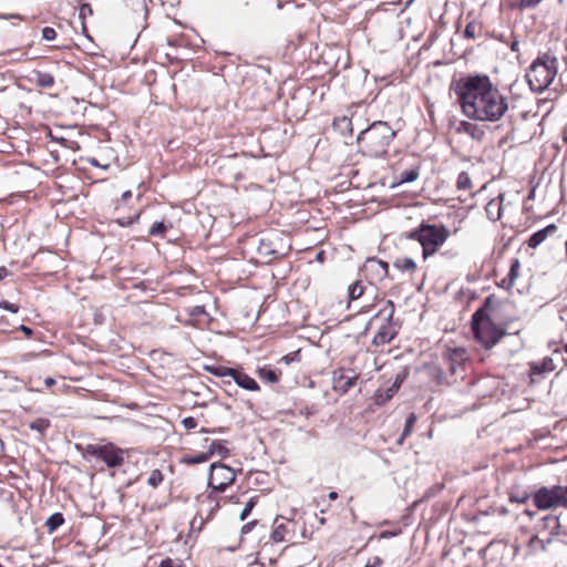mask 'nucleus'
<instances>
[{
	"instance_id": "44",
	"label": "nucleus",
	"mask_w": 567,
	"mask_h": 567,
	"mask_svg": "<svg viewBox=\"0 0 567 567\" xmlns=\"http://www.w3.org/2000/svg\"><path fill=\"white\" fill-rule=\"evenodd\" d=\"M42 38L45 40V41H52L56 38V32L53 28L51 27H45L42 29Z\"/></svg>"
},
{
	"instance_id": "26",
	"label": "nucleus",
	"mask_w": 567,
	"mask_h": 567,
	"mask_svg": "<svg viewBox=\"0 0 567 567\" xmlns=\"http://www.w3.org/2000/svg\"><path fill=\"white\" fill-rule=\"evenodd\" d=\"M485 212L487 214V217L491 220H493V221L498 220L501 218V212H502L501 203L496 202L494 199L488 202V204L485 207Z\"/></svg>"
},
{
	"instance_id": "35",
	"label": "nucleus",
	"mask_w": 567,
	"mask_h": 567,
	"mask_svg": "<svg viewBox=\"0 0 567 567\" xmlns=\"http://www.w3.org/2000/svg\"><path fill=\"white\" fill-rule=\"evenodd\" d=\"M456 186L458 189L467 190L472 187V181L466 172H461L457 176Z\"/></svg>"
},
{
	"instance_id": "16",
	"label": "nucleus",
	"mask_w": 567,
	"mask_h": 567,
	"mask_svg": "<svg viewBox=\"0 0 567 567\" xmlns=\"http://www.w3.org/2000/svg\"><path fill=\"white\" fill-rule=\"evenodd\" d=\"M560 527L559 518L555 515H547L538 524V530H547L550 536L557 535Z\"/></svg>"
},
{
	"instance_id": "57",
	"label": "nucleus",
	"mask_w": 567,
	"mask_h": 567,
	"mask_svg": "<svg viewBox=\"0 0 567 567\" xmlns=\"http://www.w3.org/2000/svg\"><path fill=\"white\" fill-rule=\"evenodd\" d=\"M511 50L513 52H518L519 50V42L517 40H514L512 43H511Z\"/></svg>"
},
{
	"instance_id": "23",
	"label": "nucleus",
	"mask_w": 567,
	"mask_h": 567,
	"mask_svg": "<svg viewBox=\"0 0 567 567\" xmlns=\"http://www.w3.org/2000/svg\"><path fill=\"white\" fill-rule=\"evenodd\" d=\"M395 393L396 391L392 386L379 389L374 394V401L378 405H382L391 400Z\"/></svg>"
},
{
	"instance_id": "14",
	"label": "nucleus",
	"mask_w": 567,
	"mask_h": 567,
	"mask_svg": "<svg viewBox=\"0 0 567 567\" xmlns=\"http://www.w3.org/2000/svg\"><path fill=\"white\" fill-rule=\"evenodd\" d=\"M258 255L265 259L266 262H270L282 256V252L272 247V243L267 239H260L258 248Z\"/></svg>"
},
{
	"instance_id": "37",
	"label": "nucleus",
	"mask_w": 567,
	"mask_h": 567,
	"mask_svg": "<svg viewBox=\"0 0 567 567\" xmlns=\"http://www.w3.org/2000/svg\"><path fill=\"white\" fill-rule=\"evenodd\" d=\"M163 482V474L159 470H154L147 478V484L156 488Z\"/></svg>"
},
{
	"instance_id": "33",
	"label": "nucleus",
	"mask_w": 567,
	"mask_h": 567,
	"mask_svg": "<svg viewBox=\"0 0 567 567\" xmlns=\"http://www.w3.org/2000/svg\"><path fill=\"white\" fill-rule=\"evenodd\" d=\"M30 430L38 432L43 435L50 427V421L48 419H37L29 424Z\"/></svg>"
},
{
	"instance_id": "25",
	"label": "nucleus",
	"mask_w": 567,
	"mask_h": 567,
	"mask_svg": "<svg viewBox=\"0 0 567 567\" xmlns=\"http://www.w3.org/2000/svg\"><path fill=\"white\" fill-rule=\"evenodd\" d=\"M415 422H416L415 413H410L408 415V417L405 419L404 429L398 440L399 444H402L403 441L412 433Z\"/></svg>"
},
{
	"instance_id": "45",
	"label": "nucleus",
	"mask_w": 567,
	"mask_h": 567,
	"mask_svg": "<svg viewBox=\"0 0 567 567\" xmlns=\"http://www.w3.org/2000/svg\"><path fill=\"white\" fill-rule=\"evenodd\" d=\"M182 424L186 430H193L197 426V420L193 416H187L182 420Z\"/></svg>"
},
{
	"instance_id": "36",
	"label": "nucleus",
	"mask_w": 567,
	"mask_h": 567,
	"mask_svg": "<svg viewBox=\"0 0 567 567\" xmlns=\"http://www.w3.org/2000/svg\"><path fill=\"white\" fill-rule=\"evenodd\" d=\"M394 302L392 300H386L384 307L379 311V315H385V320L391 322L394 315Z\"/></svg>"
},
{
	"instance_id": "22",
	"label": "nucleus",
	"mask_w": 567,
	"mask_h": 567,
	"mask_svg": "<svg viewBox=\"0 0 567 567\" xmlns=\"http://www.w3.org/2000/svg\"><path fill=\"white\" fill-rule=\"evenodd\" d=\"M333 127L342 135L352 133V122L347 116L338 117L333 121Z\"/></svg>"
},
{
	"instance_id": "59",
	"label": "nucleus",
	"mask_w": 567,
	"mask_h": 567,
	"mask_svg": "<svg viewBox=\"0 0 567 567\" xmlns=\"http://www.w3.org/2000/svg\"><path fill=\"white\" fill-rule=\"evenodd\" d=\"M44 383H45L47 386H51V385L55 384V380L52 379V378H47L44 380Z\"/></svg>"
},
{
	"instance_id": "49",
	"label": "nucleus",
	"mask_w": 567,
	"mask_h": 567,
	"mask_svg": "<svg viewBox=\"0 0 567 567\" xmlns=\"http://www.w3.org/2000/svg\"><path fill=\"white\" fill-rule=\"evenodd\" d=\"M257 520H251V522H248L247 524H245L243 527H241V534H248L252 530V528L257 525Z\"/></svg>"
},
{
	"instance_id": "2",
	"label": "nucleus",
	"mask_w": 567,
	"mask_h": 567,
	"mask_svg": "<svg viewBox=\"0 0 567 567\" xmlns=\"http://www.w3.org/2000/svg\"><path fill=\"white\" fill-rule=\"evenodd\" d=\"M497 300L493 295L485 298L483 305L473 313L471 327L475 340L486 350L496 346L506 334V331L495 324L492 313L496 309Z\"/></svg>"
},
{
	"instance_id": "31",
	"label": "nucleus",
	"mask_w": 567,
	"mask_h": 567,
	"mask_svg": "<svg viewBox=\"0 0 567 567\" xmlns=\"http://www.w3.org/2000/svg\"><path fill=\"white\" fill-rule=\"evenodd\" d=\"M429 377L436 382V384L445 383V377L442 369L437 365H430L426 368Z\"/></svg>"
},
{
	"instance_id": "51",
	"label": "nucleus",
	"mask_w": 567,
	"mask_h": 567,
	"mask_svg": "<svg viewBox=\"0 0 567 567\" xmlns=\"http://www.w3.org/2000/svg\"><path fill=\"white\" fill-rule=\"evenodd\" d=\"M158 567H179V566H177V565L173 561V559H171V558H166V559H163V560L161 561V564H159V566H158Z\"/></svg>"
},
{
	"instance_id": "29",
	"label": "nucleus",
	"mask_w": 567,
	"mask_h": 567,
	"mask_svg": "<svg viewBox=\"0 0 567 567\" xmlns=\"http://www.w3.org/2000/svg\"><path fill=\"white\" fill-rule=\"evenodd\" d=\"M364 293V287L360 280L351 284L348 288V297L351 301L359 299Z\"/></svg>"
},
{
	"instance_id": "30",
	"label": "nucleus",
	"mask_w": 567,
	"mask_h": 567,
	"mask_svg": "<svg viewBox=\"0 0 567 567\" xmlns=\"http://www.w3.org/2000/svg\"><path fill=\"white\" fill-rule=\"evenodd\" d=\"M209 458L210 457H209L208 452H202L196 455L185 456V457H183L182 462L185 464H188V465H194V464L205 463Z\"/></svg>"
},
{
	"instance_id": "13",
	"label": "nucleus",
	"mask_w": 567,
	"mask_h": 567,
	"mask_svg": "<svg viewBox=\"0 0 567 567\" xmlns=\"http://www.w3.org/2000/svg\"><path fill=\"white\" fill-rule=\"evenodd\" d=\"M231 381H234L238 386L248 390V391H258L259 384L255 379L250 378L243 371L234 370V374L231 377Z\"/></svg>"
},
{
	"instance_id": "54",
	"label": "nucleus",
	"mask_w": 567,
	"mask_h": 567,
	"mask_svg": "<svg viewBox=\"0 0 567 567\" xmlns=\"http://www.w3.org/2000/svg\"><path fill=\"white\" fill-rule=\"evenodd\" d=\"M20 330L28 337H30L33 333L32 329L24 324L20 326Z\"/></svg>"
},
{
	"instance_id": "55",
	"label": "nucleus",
	"mask_w": 567,
	"mask_h": 567,
	"mask_svg": "<svg viewBox=\"0 0 567 567\" xmlns=\"http://www.w3.org/2000/svg\"><path fill=\"white\" fill-rule=\"evenodd\" d=\"M383 564V560L380 558V557H374L373 558V563L372 564H367L365 566H373V567H379Z\"/></svg>"
},
{
	"instance_id": "47",
	"label": "nucleus",
	"mask_w": 567,
	"mask_h": 567,
	"mask_svg": "<svg viewBox=\"0 0 567 567\" xmlns=\"http://www.w3.org/2000/svg\"><path fill=\"white\" fill-rule=\"evenodd\" d=\"M0 308L4 309V310H8L12 313H17L18 310H19V307L16 305V303H11L9 301H1L0 302Z\"/></svg>"
},
{
	"instance_id": "38",
	"label": "nucleus",
	"mask_w": 567,
	"mask_h": 567,
	"mask_svg": "<svg viewBox=\"0 0 567 567\" xmlns=\"http://www.w3.org/2000/svg\"><path fill=\"white\" fill-rule=\"evenodd\" d=\"M93 14V10L89 3H83L79 9V18L82 20V29L85 31L84 20Z\"/></svg>"
},
{
	"instance_id": "9",
	"label": "nucleus",
	"mask_w": 567,
	"mask_h": 567,
	"mask_svg": "<svg viewBox=\"0 0 567 567\" xmlns=\"http://www.w3.org/2000/svg\"><path fill=\"white\" fill-rule=\"evenodd\" d=\"M359 374L351 369L340 368L332 372V388L340 394H346L352 389Z\"/></svg>"
},
{
	"instance_id": "43",
	"label": "nucleus",
	"mask_w": 567,
	"mask_h": 567,
	"mask_svg": "<svg viewBox=\"0 0 567 567\" xmlns=\"http://www.w3.org/2000/svg\"><path fill=\"white\" fill-rule=\"evenodd\" d=\"M474 130H475V125H473L472 123L466 122V121H462L460 123V126L457 127L458 132H464V133L471 134L472 136L474 135V133H473Z\"/></svg>"
},
{
	"instance_id": "56",
	"label": "nucleus",
	"mask_w": 567,
	"mask_h": 567,
	"mask_svg": "<svg viewBox=\"0 0 567 567\" xmlns=\"http://www.w3.org/2000/svg\"><path fill=\"white\" fill-rule=\"evenodd\" d=\"M132 197V192L131 190H125L122 196H121V200L123 203H126L130 198Z\"/></svg>"
},
{
	"instance_id": "58",
	"label": "nucleus",
	"mask_w": 567,
	"mask_h": 567,
	"mask_svg": "<svg viewBox=\"0 0 567 567\" xmlns=\"http://www.w3.org/2000/svg\"><path fill=\"white\" fill-rule=\"evenodd\" d=\"M328 498H329L330 501H336V499L338 498V493H337V492H334V491L330 492V493L328 494Z\"/></svg>"
},
{
	"instance_id": "39",
	"label": "nucleus",
	"mask_w": 567,
	"mask_h": 567,
	"mask_svg": "<svg viewBox=\"0 0 567 567\" xmlns=\"http://www.w3.org/2000/svg\"><path fill=\"white\" fill-rule=\"evenodd\" d=\"M167 229V226L163 221H155L148 230L150 236H161Z\"/></svg>"
},
{
	"instance_id": "5",
	"label": "nucleus",
	"mask_w": 567,
	"mask_h": 567,
	"mask_svg": "<svg viewBox=\"0 0 567 567\" xmlns=\"http://www.w3.org/2000/svg\"><path fill=\"white\" fill-rule=\"evenodd\" d=\"M557 72V58L544 53L532 62L525 78L533 92L542 93L553 83Z\"/></svg>"
},
{
	"instance_id": "15",
	"label": "nucleus",
	"mask_w": 567,
	"mask_h": 567,
	"mask_svg": "<svg viewBox=\"0 0 567 567\" xmlns=\"http://www.w3.org/2000/svg\"><path fill=\"white\" fill-rule=\"evenodd\" d=\"M557 226L555 224H550L546 226L545 228L534 233L528 241L527 245L529 248H536L538 247L549 235H553L557 231Z\"/></svg>"
},
{
	"instance_id": "61",
	"label": "nucleus",
	"mask_w": 567,
	"mask_h": 567,
	"mask_svg": "<svg viewBox=\"0 0 567 567\" xmlns=\"http://www.w3.org/2000/svg\"><path fill=\"white\" fill-rule=\"evenodd\" d=\"M89 162H90V164H92L94 166H100L99 162L95 158H92Z\"/></svg>"
},
{
	"instance_id": "64",
	"label": "nucleus",
	"mask_w": 567,
	"mask_h": 567,
	"mask_svg": "<svg viewBox=\"0 0 567 567\" xmlns=\"http://www.w3.org/2000/svg\"><path fill=\"white\" fill-rule=\"evenodd\" d=\"M390 535H391L390 533H383L382 537H386V536H390Z\"/></svg>"
},
{
	"instance_id": "27",
	"label": "nucleus",
	"mask_w": 567,
	"mask_h": 567,
	"mask_svg": "<svg viewBox=\"0 0 567 567\" xmlns=\"http://www.w3.org/2000/svg\"><path fill=\"white\" fill-rule=\"evenodd\" d=\"M419 176H420L419 167L405 169V171L401 172L398 177L399 184L412 183V182L416 181L419 178Z\"/></svg>"
},
{
	"instance_id": "32",
	"label": "nucleus",
	"mask_w": 567,
	"mask_h": 567,
	"mask_svg": "<svg viewBox=\"0 0 567 567\" xmlns=\"http://www.w3.org/2000/svg\"><path fill=\"white\" fill-rule=\"evenodd\" d=\"M368 264L371 267H375V271L378 274H380L381 276H383V277L388 276V274H389V264L388 262L380 260V259L370 258V259H368Z\"/></svg>"
},
{
	"instance_id": "34",
	"label": "nucleus",
	"mask_w": 567,
	"mask_h": 567,
	"mask_svg": "<svg viewBox=\"0 0 567 567\" xmlns=\"http://www.w3.org/2000/svg\"><path fill=\"white\" fill-rule=\"evenodd\" d=\"M258 373L262 380H266L270 383H276L279 380L278 373L270 368H261L259 369Z\"/></svg>"
},
{
	"instance_id": "20",
	"label": "nucleus",
	"mask_w": 567,
	"mask_h": 567,
	"mask_svg": "<svg viewBox=\"0 0 567 567\" xmlns=\"http://www.w3.org/2000/svg\"><path fill=\"white\" fill-rule=\"evenodd\" d=\"M466 360L467 352L464 348H454L449 351L447 361H451L463 367Z\"/></svg>"
},
{
	"instance_id": "46",
	"label": "nucleus",
	"mask_w": 567,
	"mask_h": 567,
	"mask_svg": "<svg viewBox=\"0 0 567 567\" xmlns=\"http://www.w3.org/2000/svg\"><path fill=\"white\" fill-rule=\"evenodd\" d=\"M205 313L204 306H194L188 309V315L190 317H199Z\"/></svg>"
},
{
	"instance_id": "7",
	"label": "nucleus",
	"mask_w": 567,
	"mask_h": 567,
	"mask_svg": "<svg viewBox=\"0 0 567 567\" xmlns=\"http://www.w3.org/2000/svg\"><path fill=\"white\" fill-rule=\"evenodd\" d=\"M534 505L542 511L567 507V486H543L532 496Z\"/></svg>"
},
{
	"instance_id": "17",
	"label": "nucleus",
	"mask_w": 567,
	"mask_h": 567,
	"mask_svg": "<svg viewBox=\"0 0 567 567\" xmlns=\"http://www.w3.org/2000/svg\"><path fill=\"white\" fill-rule=\"evenodd\" d=\"M288 533L287 523L284 522V517L278 516L274 522V530L271 533V539L275 543H281L286 539Z\"/></svg>"
},
{
	"instance_id": "6",
	"label": "nucleus",
	"mask_w": 567,
	"mask_h": 567,
	"mask_svg": "<svg viewBox=\"0 0 567 567\" xmlns=\"http://www.w3.org/2000/svg\"><path fill=\"white\" fill-rule=\"evenodd\" d=\"M85 458L91 457L103 462L110 468H116L123 465L127 452L115 444L109 442L105 444H86L82 449Z\"/></svg>"
},
{
	"instance_id": "50",
	"label": "nucleus",
	"mask_w": 567,
	"mask_h": 567,
	"mask_svg": "<svg viewBox=\"0 0 567 567\" xmlns=\"http://www.w3.org/2000/svg\"><path fill=\"white\" fill-rule=\"evenodd\" d=\"M403 379H404V377H403V375H401V374H398V375L395 377V380H394V382L392 383V385H391V386H392L396 392H398L399 388L401 386V384H402V382H403Z\"/></svg>"
},
{
	"instance_id": "42",
	"label": "nucleus",
	"mask_w": 567,
	"mask_h": 567,
	"mask_svg": "<svg viewBox=\"0 0 567 567\" xmlns=\"http://www.w3.org/2000/svg\"><path fill=\"white\" fill-rule=\"evenodd\" d=\"M255 505H256V499L255 498H250L246 503V505H245V507L241 511L240 516H239L240 520H245L250 515V513H251L252 508L255 507Z\"/></svg>"
},
{
	"instance_id": "52",
	"label": "nucleus",
	"mask_w": 567,
	"mask_h": 567,
	"mask_svg": "<svg viewBox=\"0 0 567 567\" xmlns=\"http://www.w3.org/2000/svg\"><path fill=\"white\" fill-rule=\"evenodd\" d=\"M447 363H449V370H450L451 374H455L457 372V370L462 368L461 365L453 363L451 361H447Z\"/></svg>"
},
{
	"instance_id": "48",
	"label": "nucleus",
	"mask_w": 567,
	"mask_h": 567,
	"mask_svg": "<svg viewBox=\"0 0 567 567\" xmlns=\"http://www.w3.org/2000/svg\"><path fill=\"white\" fill-rule=\"evenodd\" d=\"M542 0H520V8H535Z\"/></svg>"
},
{
	"instance_id": "40",
	"label": "nucleus",
	"mask_w": 567,
	"mask_h": 567,
	"mask_svg": "<svg viewBox=\"0 0 567 567\" xmlns=\"http://www.w3.org/2000/svg\"><path fill=\"white\" fill-rule=\"evenodd\" d=\"M530 495L527 492L514 493L509 494L511 503L525 504L529 499Z\"/></svg>"
},
{
	"instance_id": "1",
	"label": "nucleus",
	"mask_w": 567,
	"mask_h": 567,
	"mask_svg": "<svg viewBox=\"0 0 567 567\" xmlns=\"http://www.w3.org/2000/svg\"><path fill=\"white\" fill-rule=\"evenodd\" d=\"M464 115L476 121L496 122L508 110V99L487 75L463 76L453 83Z\"/></svg>"
},
{
	"instance_id": "60",
	"label": "nucleus",
	"mask_w": 567,
	"mask_h": 567,
	"mask_svg": "<svg viewBox=\"0 0 567 567\" xmlns=\"http://www.w3.org/2000/svg\"><path fill=\"white\" fill-rule=\"evenodd\" d=\"M524 513H525L527 516H529L530 518H533V517H534V515H535V513H534V512H532V511H529V509H526Z\"/></svg>"
},
{
	"instance_id": "63",
	"label": "nucleus",
	"mask_w": 567,
	"mask_h": 567,
	"mask_svg": "<svg viewBox=\"0 0 567 567\" xmlns=\"http://www.w3.org/2000/svg\"><path fill=\"white\" fill-rule=\"evenodd\" d=\"M200 432H202V433H207V432H209V431H208V430H206V429H202V431H200ZM212 432H216V430H213Z\"/></svg>"
},
{
	"instance_id": "41",
	"label": "nucleus",
	"mask_w": 567,
	"mask_h": 567,
	"mask_svg": "<svg viewBox=\"0 0 567 567\" xmlns=\"http://www.w3.org/2000/svg\"><path fill=\"white\" fill-rule=\"evenodd\" d=\"M480 29V24L475 21H471L466 24L464 30V37L467 39H475L476 31Z\"/></svg>"
},
{
	"instance_id": "24",
	"label": "nucleus",
	"mask_w": 567,
	"mask_h": 567,
	"mask_svg": "<svg viewBox=\"0 0 567 567\" xmlns=\"http://www.w3.org/2000/svg\"><path fill=\"white\" fill-rule=\"evenodd\" d=\"M393 266L401 270V271H409V272H413L415 271L416 269V264L415 261L410 258V257H404V258H398L394 262H393Z\"/></svg>"
},
{
	"instance_id": "4",
	"label": "nucleus",
	"mask_w": 567,
	"mask_h": 567,
	"mask_svg": "<svg viewBox=\"0 0 567 567\" xmlns=\"http://www.w3.org/2000/svg\"><path fill=\"white\" fill-rule=\"evenodd\" d=\"M451 233L443 224L422 221L416 228L406 234V238L416 240L422 246L424 259L435 255L449 239Z\"/></svg>"
},
{
	"instance_id": "28",
	"label": "nucleus",
	"mask_w": 567,
	"mask_h": 567,
	"mask_svg": "<svg viewBox=\"0 0 567 567\" xmlns=\"http://www.w3.org/2000/svg\"><path fill=\"white\" fill-rule=\"evenodd\" d=\"M63 515L61 513H54L47 519L45 526L48 527L49 532L52 533L56 530L61 525H63Z\"/></svg>"
},
{
	"instance_id": "18",
	"label": "nucleus",
	"mask_w": 567,
	"mask_h": 567,
	"mask_svg": "<svg viewBox=\"0 0 567 567\" xmlns=\"http://www.w3.org/2000/svg\"><path fill=\"white\" fill-rule=\"evenodd\" d=\"M520 268V261L519 259L515 258L512 260L509 271L507 276L502 280L501 286L505 289H511L515 285V280L518 277Z\"/></svg>"
},
{
	"instance_id": "12",
	"label": "nucleus",
	"mask_w": 567,
	"mask_h": 567,
	"mask_svg": "<svg viewBox=\"0 0 567 567\" xmlns=\"http://www.w3.org/2000/svg\"><path fill=\"white\" fill-rule=\"evenodd\" d=\"M395 334L396 332L391 328V322L386 321L373 337L372 344L377 347L386 344L394 339Z\"/></svg>"
},
{
	"instance_id": "3",
	"label": "nucleus",
	"mask_w": 567,
	"mask_h": 567,
	"mask_svg": "<svg viewBox=\"0 0 567 567\" xmlns=\"http://www.w3.org/2000/svg\"><path fill=\"white\" fill-rule=\"evenodd\" d=\"M394 136L395 131L386 122L377 121L360 132L357 142L364 154L371 157H381L386 154Z\"/></svg>"
},
{
	"instance_id": "21",
	"label": "nucleus",
	"mask_w": 567,
	"mask_h": 567,
	"mask_svg": "<svg viewBox=\"0 0 567 567\" xmlns=\"http://www.w3.org/2000/svg\"><path fill=\"white\" fill-rule=\"evenodd\" d=\"M554 370H555L554 360L549 357L544 358L540 363L534 364L532 367L533 374L548 373Z\"/></svg>"
},
{
	"instance_id": "19",
	"label": "nucleus",
	"mask_w": 567,
	"mask_h": 567,
	"mask_svg": "<svg viewBox=\"0 0 567 567\" xmlns=\"http://www.w3.org/2000/svg\"><path fill=\"white\" fill-rule=\"evenodd\" d=\"M207 452L209 457L216 454L221 458H226L230 454L229 450L226 447L223 441H213Z\"/></svg>"
},
{
	"instance_id": "10",
	"label": "nucleus",
	"mask_w": 567,
	"mask_h": 567,
	"mask_svg": "<svg viewBox=\"0 0 567 567\" xmlns=\"http://www.w3.org/2000/svg\"><path fill=\"white\" fill-rule=\"evenodd\" d=\"M204 370L217 378H220L223 384L226 386L225 391L229 395L231 394L230 390H228L227 388H233L231 377L234 374L235 369L219 364H206L204 365Z\"/></svg>"
},
{
	"instance_id": "62",
	"label": "nucleus",
	"mask_w": 567,
	"mask_h": 567,
	"mask_svg": "<svg viewBox=\"0 0 567 567\" xmlns=\"http://www.w3.org/2000/svg\"><path fill=\"white\" fill-rule=\"evenodd\" d=\"M318 520H319L320 525H324L326 524V519L323 517H320Z\"/></svg>"
},
{
	"instance_id": "8",
	"label": "nucleus",
	"mask_w": 567,
	"mask_h": 567,
	"mask_svg": "<svg viewBox=\"0 0 567 567\" xmlns=\"http://www.w3.org/2000/svg\"><path fill=\"white\" fill-rule=\"evenodd\" d=\"M236 480V472L223 463H213L209 467L208 486L224 492Z\"/></svg>"
},
{
	"instance_id": "53",
	"label": "nucleus",
	"mask_w": 567,
	"mask_h": 567,
	"mask_svg": "<svg viewBox=\"0 0 567 567\" xmlns=\"http://www.w3.org/2000/svg\"><path fill=\"white\" fill-rule=\"evenodd\" d=\"M10 275V271L4 267H0V281L7 278Z\"/></svg>"
},
{
	"instance_id": "11",
	"label": "nucleus",
	"mask_w": 567,
	"mask_h": 567,
	"mask_svg": "<svg viewBox=\"0 0 567 567\" xmlns=\"http://www.w3.org/2000/svg\"><path fill=\"white\" fill-rule=\"evenodd\" d=\"M28 79L41 89H51L55 83L54 76L51 73L39 70L31 71Z\"/></svg>"
}]
</instances>
